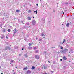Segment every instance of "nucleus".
I'll return each instance as SVG.
<instances>
[{
    "mask_svg": "<svg viewBox=\"0 0 74 74\" xmlns=\"http://www.w3.org/2000/svg\"><path fill=\"white\" fill-rule=\"evenodd\" d=\"M32 25H34L36 24V21L35 20H34L32 22Z\"/></svg>",
    "mask_w": 74,
    "mask_h": 74,
    "instance_id": "obj_1",
    "label": "nucleus"
},
{
    "mask_svg": "<svg viewBox=\"0 0 74 74\" xmlns=\"http://www.w3.org/2000/svg\"><path fill=\"white\" fill-rule=\"evenodd\" d=\"M27 19L29 21H30V20L32 19L31 18V17L29 16L27 17Z\"/></svg>",
    "mask_w": 74,
    "mask_h": 74,
    "instance_id": "obj_2",
    "label": "nucleus"
},
{
    "mask_svg": "<svg viewBox=\"0 0 74 74\" xmlns=\"http://www.w3.org/2000/svg\"><path fill=\"white\" fill-rule=\"evenodd\" d=\"M63 59L64 60H66L67 59V58L65 56H64L63 57Z\"/></svg>",
    "mask_w": 74,
    "mask_h": 74,
    "instance_id": "obj_3",
    "label": "nucleus"
},
{
    "mask_svg": "<svg viewBox=\"0 0 74 74\" xmlns=\"http://www.w3.org/2000/svg\"><path fill=\"white\" fill-rule=\"evenodd\" d=\"M35 57L36 58V59H38L39 58L38 56V55H36L35 56Z\"/></svg>",
    "mask_w": 74,
    "mask_h": 74,
    "instance_id": "obj_4",
    "label": "nucleus"
},
{
    "mask_svg": "<svg viewBox=\"0 0 74 74\" xmlns=\"http://www.w3.org/2000/svg\"><path fill=\"white\" fill-rule=\"evenodd\" d=\"M30 73H31V72L30 71H27V73L28 74H30Z\"/></svg>",
    "mask_w": 74,
    "mask_h": 74,
    "instance_id": "obj_5",
    "label": "nucleus"
},
{
    "mask_svg": "<svg viewBox=\"0 0 74 74\" xmlns=\"http://www.w3.org/2000/svg\"><path fill=\"white\" fill-rule=\"evenodd\" d=\"M44 36L45 35H44V33H42L41 34V37H42V36Z\"/></svg>",
    "mask_w": 74,
    "mask_h": 74,
    "instance_id": "obj_6",
    "label": "nucleus"
},
{
    "mask_svg": "<svg viewBox=\"0 0 74 74\" xmlns=\"http://www.w3.org/2000/svg\"><path fill=\"white\" fill-rule=\"evenodd\" d=\"M4 36L3 35H2V37H1V38H2V39H3V38H4Z\"/></svg>",
    "mask_w": 74,
    "mask_h": 74,
    "instance_id": "obj_7",
    "label": "nucleus"
},
{
    "mask_svg": "<svg viewBox=\"0 0 74 74\" xmlns=\"http://www.w3.org/2000/svg\"><path fill=\"white\" fill-rule=\"evenodd\" d=\"M66 26L67 27H69V23L66 24Z\"/></svg>",
    "mask_w": 74,
    "mask_h": 74,
    "instance_id": "obj_8",
    "label": "nucleus"
},
{
    "mask_svg": "<svg viewBox=\"0 0 74 74\" xmlns=\"http://www.w3.org/2000/svg\"><path fill=\"white\" fill-rule=\"evenodd\" d=\"M8 32H11V29H8Z\"/></svg>",
    "mask_w": 74,
    "mask_h": 74,
    "instance_id": "obj_9",
    "label": "nucleus"
},
{
    "mask_svg": "<svg viewBox=\"0 0 74 74\" xmlns=\"http://www.w3.org/2000/svg\"><path fill=\"white\" fill-rule=\"evenodd\" d=\"M35 69V67H34L32 66V68H31V69L32 70H33V69Z\"/></svg>",
    "mask_w": 74,
    "mask_h": 74,
    "instance_id": "obj_10",
    "label": "nucleus"
},
{
    "mask_svg": "<svg viewBox=\"0 0 74 74\" xmlns=\"http://www.w3.org/2000/svg\"><path fill=\"white\" fill-rule=\"evenodd\" d=\"M14 30H15V31H14V34H15V33L17 32V31L16 30V29L15 28V29Z\"/></svg>",
    "mask_w": 74,
    "mask_h": 74,
    "instance_id": "obj_11",
    "label": "nucleus"
},
{
    "mask_svg": "<svg viewBox=\"0 0 74 74\" xmlns=\"http://www.w3.org/2000/svg\"><path fill=\"white\" fill-rule=\"evenodd\" d=\"M34 13L36 12V14H37V11L36 10V11H34Z\"/></svg>",
    "mask_w": 74,
    "mask_h": 74,
    "instance_id": "obj_12",
    "label": "nucleus"
},
{
    "mask_svg": "<svg viewBox=\"0 0 74 74\" xmlns=\"http://www.w3.org/2000/svg\"><path fill=\"white\" fill-rule=\"evenodd\" d=\"M65 42H66V40H65V39H64L63 40V43H64Z\"/></svg>",
    "mask_w": 74,
    "mask_h": 74,
    "instance_id": "obj_13",
    "label": "nucleus"
},
{
    "mask_svg": "<svg viewBox=\"0 0 74 74\" xmlns=\"http://www.w3.org/2000/svg\"><path fill=\"white\" fill-rule=\"evenodd\" d=\"M14 48L15 49H18V46H15L14 47Z\"/></svg>",
    "mask_w": 74,
    "mask_h": 74,
    "instance_id": "obj_14",
    "label": "nucleus"
},
{
    "mask_svg": "<svg viewBox=\"0 0 74 74\" xmlns=\"http://www.w3.org/2000/svg\"><path fill=\"white\" fill-rule=\"evenodd\" d=\"M24 56L25 57H27L28 56L27 55V54H25Z\"/></svg>",
    "mask_w": 74,
    "mask_h": 74,
    "instance_id": "obj_15",
    "label": "nucleus"
},
{
    "mask_svg": "<svg viewBox=\"0 0 74 74\" xmlns=\"http://www.w3.org/2000/svg\"><path fill=\"white\" fill-rule=\"evenodd\" d=\"M27 67H26L23 70H27Z\"/></svg>",
    "mask_w": 74,
    "mask_h": 74,
    "instance_id": "obj_16",
    "label": "nucleus"
},
{
    "mask_svg": "<svg viewBox=\"0 0 74 74\" xmlns=\"http://www.w3.org/2000/svg\"><path fill=\"white\" fill-rule=\"evenodd\" d=\"M11 62H12V63H14V62H15V61L13 60H11Z\"/></svg>",
    "mask_w": 74,
    "mask_h": 74,
    "instance_id": "obj_17",
    "label": "nucleus"
},
{
    "mask_svg": "<svg viewBox=\"0 0 74 74\" xmlns=\"http://www.w3.org/2000/svg\"><path fill=\"white\" fill-rule=\"evenodd\" d=\"M43 66L44 67V69H45H45H46V67H45V66H44V65H43Z\"/></svg>",
    "mask_w": 74,
    "mask_h": 74,
    "instance_id": "obj_18",
    "label": "nucleus"
},
{
    "mask_svg": "<svg viewBox=\"0 0 74 74\" xmlns=\"http://www.w3.org/2000/svg\"><path fill=\"white\" fill-rule=\"evenodd\" d=\"M16 12H19V10H16Z\"/></svg>",
    "mask_w": 74,
    "mask_h": 74,
    "instance_id": "obj_19",
    "label": "nucleus"
},
{
    "mask_svg": "<svg viewBox=\"0 0 74 74\" xmlns=\"http://www.w3.org/2000/svg\"><path fill=\"white\" fill-rule=\"evenodd\" d=\"M39 41H42V39H39Z\"/></svg>",
    "mask_w": 74,
    "mask_h": 74,
    "instance_id": "obj_20",
    "label": "nucleus"
},
{
    "mask_svg": "<svg viewBox=\"0 0 74 74\" xmlns=\"http://www.w3.org/2000/svg\"><path fill=\"white\" fill-rule=\"evenodd\" d=\"M31 12V10H29L28 11V13H29L30 12Z\"/></svg>",
    "mask_w": 74,
    "mask_h": 74,
    "instance_id": "obj_21",
    "label": "nucleus"
},
{
    "mask_svg": "<svg viewBox=\"0 0 74 74\" xmlns=\"http://www.w3.org/2000/svg\"><path fill=\"white\" fill-rule=\"evenodd\" d=\"M34 49H37V48H36V47H35L34 48Z\"/></svg>",
    "mask_w": 74,
    "mask_h": 74,
    "instance_id": "obj_22",
    "label": "nucleus"
},
{
    "mask_svg": "<svg viewBox=\"0 0 74 74\" xmlns=\"http://www.w3.org/2000/svg\"><path fill=\"white\" fill-rule=\"evenodd\" d=\"M65 51H68V49H65Z\"/></svg>",
    "mask_w": 74,
    "mask_h": 74,
    "instance_id": "obj_23",
    "label": "nucleus"
},
{
    "mask_svg": "<svg viewBox=\"0 0 74 74\" xmlns=\"http://www.w3.org/2000/svg\"><path fill=\"white\" fill-rule=\"evenodd\" d=\"M60 47L61 48H61V49H63V47H62L60 46Z\"/></svg>",
    "mask_w": 74,
    "mask_h": 74,
    "instance_id": "obj_24",
    "label": "nucleus"
},
{
    "mask_svg": "<svg viewBox=\"0 0 74 74\" xmlns=\"http://www.w3.org/2000/svg\"><path fill=\"white\" fill-rule=\"evenodd\" d=\"M32 45V43H29V46H30V45Z\"/></svg>",
    "mask_w": 74,
    "mask_h": 74,
    "instance_id": "obj_25",
    "label": "nucleus"
},
{
    "mask_svg": "<svg viewBox=\"0 0 74 74\" xmlns=\"http://www.w3.org/2000/svg\"><path fill=\"white\" fill-rule=\"evenodd\" d=\"M36 53H37V52H38V50H36Z\"/></svg>",
    "mask_w": 74,
    "mask_h": 74,
    "instance_id": "obj_26",
    "label": "nucleus"
},
{
    "mask_svg": "<svg viewBox=\"0 0 74 74\" xmlns=\"http://www.w3.org/2000/svg\"><path fill=\"white\" fill-rule=\"evenodd\" d=\"M8 49H10V47H8Z\"/></svg>",
    "mask_w": 74,
    "mask_h": 74,
    "instance_id": "obj_27",
    "label": "nucleus"
},
{
    "mask_svg": "<svg viewBox=\"0 0 74 74\" xmlns=\"http://www.w3.org/2000/svg\"><path fill=\"white\" fill-rule=\"evenodd\" d=\"M26 24H27V25H29V23H27Z\"/></svg>",
    "mask_w": 74,
    "mask_h": 74,
    "instance_id": "obj_28",
    "label": "nucleus"
},
{
    "mask_svg": "<svg viewBox=\"0 0 74 74\" xmlns=\"http://www.w3.org/2000/svg\"><path fill=\"white\" fill-rule=\"evenodd\" d=\"M5 31H6V30H5V29L4 30H3V32H5Z\"/></svg>",
    "mask_w": 74,
    "mask_h": 74,
    "instance_id": "obj_29",
    "label": "nucleus"
},
{
    "mask_svg": "<svg viewBox=\"0 0 74 74\" xmlns=\"http://www.w3.org/2000/svg\"><path fill=\"white\" fill-rule=\"evenodd\" d=\"M60 60L61 61H62L63 60L61 59Z\"/></svg>",
    "mask_w": 74,
    "mask_h": 74,
    "instance_id": "obj_30",
    "label": "nucleus"
},
{
    "mask_svg": "<svg viewBox=\"0 0 74 74\" xmlns=\"http://www.w3.org/2000/svg\"><path fill=\"white\" fill-rule=\"evenodd\" d=\"M6 38H7V39H8V37L6 36Z\"/></svg>",
    "mask_w": 74,
    "mask_h": 74,
    "instance_id": "obj_31",
    "label": "nucleus"
},
{
    "mask_svg": "<svg viewBox=\"0 0 74 74\" xmlns=\"http://www.w3.org/2000/svg\"><path fill=\"white\" fill-rule=\"evenodd\" d=\"M43 74H47L46 73H43Z\"/></svg>",
    "mask_w": 74,
    "mask_h": 74,
    "instance_id": "obj_32",
    "label": "nucleus"
},
{
    "mask_svg": "<svg viewBox=\"0 0 74 74\" xmlns=\"http://www.w3.org/2000/svg\"><path fill=\"white\" fill-rule=\"evenodd\" d=\"M59 53H60V52H58V54H59Z\"/></svg>",
    "mask_w": 74,
    "mask_h": 74,
    "instance_id": "obj_33",
    "label": "nucleus"
},
{
    "mask_svg": "<svg viewBox=\"0 0 74 74\" xmlns=\"http://www.w3.org/2000/svg\"><path fill=\"white\" fill-rule=\"evenodd\" d=\"M51 72L52 73H53V71H51Z\"/></svg>",
    "mask_w": 74,
    "mask_h": 74,
    "instance_id": "obj_34",
    "label": "nucleus"
},
{
    "mask_svg": "<svg viewBox=\"0 0 74 74\" xmlns=\"http://www.w3.org/2000/svg\"><path fill=\"white\" fill-rule=\"evenodd\" d=\"M36 40H37V39H38V38L36 37Z\"/></svg>",
    "mask_w": 74,
    "mask_h": 74,
    "instance_id": "obj_35",
    "label": "nucleus"
},
{
    "mask_svg": "<svg viewBox=\"0 0 74 74\" xmlns=\"http://www.w3.org/2000/svg\"><path fill=\"white\" fill-rule=\"evenodd\" d=\"M22 50H23V48H22Z\"/></svg>",
    "mask_w": 74,
    "mask_h": 74,
    "instance_id": "obj_36",
    "label": "nucleus"
},
{
    "mask_svg": "<svg viewBox=\"0 0 74 74\" xmlns=\"http://www.w3.org/2000/svg\"><path fill=\"white\" fill-rule=\"evenodd\" d=\"M36 5H37V6H38V4H36Z\"/></svg>",
    "mask_w": 74,
    "mask_h": 74,
    "instance_id": "obj_37",
    "label": "nucleus"
},
{
    "mask_svg": "<svg viewBox=\"0 0 74 74\" xmlns=\"http://www.w3.org/2000/svg\"><path fill=\"white\" fill-rule=\"evenodd\" d=\"M33 18H34V16L33 17Z\"/></svg>",
    "mask_w": 74,
    "mask_h": 74,
    "instance_id": "obj_38",
    "label": "nucleus"
},
{
    "mask_svg": "<svg viewBox=\"0 0 74 74\" xmlns=\"http://www.w3.org/2000/svg\"><path fill=\"white\" fill-rule=\"evenodd\" d=\"M48 62H49V63H50V62H49V61H48Z\"/></svg>",
    "mask_w": 74,
    "mask_h": 74,
    "instance_id": "obj_39",
    "label": "nucleus"
},
{
    "mask_svg": "<svg viewBox=\"0 0 74 74\" xmlns=\"http://www.w3.org/2000/svg\"><path fill=\"white\" fill-rule=\"evenodd\" d=\"M13 74H15V73H14Z\"/></svg>",
    "mask_w": 74,
    "mask_h": 74,
    "instance_id": "obj_40",
    "label": "nucleus"
},
{
    "mask_svg": "<svg viewBox=\"0 0 74 74\" xmlns=\"http://www.w3.org/2000/svg\"><path fill=\"white\" fill-rule=\"evenodd\" d=\"M16 69H17V67H16Z\"/></svg>",
    "mask_w": 74,
    "mask_h": 74,
    "instance_id": "obj_41",
    "label": "nucleus"
},
{
    "mask_svg": "<svg viewBox=\"0 0 74 74\" xmlns=\"http://www.w3.org/2000/svg\"><path fill=\"white\" fill-rule=\"evenodd\" d=\"M13 32H14V30L13 31Z\"/></svg>",
    "mask_w": 74,
    "mask_h": 74,
    "instance_id": "obj_42",
    "label": "nucleus"
},
{
    "mask_svg": "<svg viewBox=\"0 0 74 74\" xmlns=\"http://www.w3.org/2000/svg\"><path fill=\"white\" fill-rule=\"evenodd\" d=\"M1 74H3V73H1Z\"/></svg>",
    "mask_w": 74,
    "mask_h": 74,
    "instance_id": "obj_43",
    "label": "nucleus"
},
{
    "mask_svg": "<svg viewBox=\"0 0 74 74\" xmlns=\"http://www.w3.org/2000/svg\"><path fill=\"white\" fill-rule=\"evenodd\" d=\"M64 14V13L63 12V14Z\"/></svg>",
    "mask_w": 74,
    "mask_h": 74,
    "instance_id": "obj_44",
    "label": "nucleus"
},
{
    "mask_svg": "<svg viewBox=\"0 0 74 74\" xmlns=\"http://www.w3.org/2000/svg\"><path fill=\"white\" fill-rule=\"evenodd\" d=\"M13 72H14V70H13Z\"/></svg>",
    "mask_w": 74,
    "mask_h": 74,
    "instance_id": "obj_45",
    "label": "nucleus"
},
{
    "mask_svg": "<svg viewBox=\"0 0 74 74\" xmlns=\"http://www.w3.org/2000/svg\"><path fill=\"white\" fill-rule=\"evenodd\" d=\"M19 56H21V55L19 54Z\"/></svg>",
    "mask_w": 74,
    "mask_h": 74,
    "instance_id": "obj_46",
    "label": "nucleus"
},
{
    "mask_svg": "<svg viewBox=\"0 0 74 74\" xmlns=\"http://www.w3.org/2000/svg\"><path fill=\"white\" fill-rule=\"evenodd\" d=\"M70 23H71V22H70Z\"/></svg>",
    "mask_w": 74,
    "mask_h": 74,
    "instance_id": "obj_47",
    "label": "nucleus"
},
{
    "mask_svg": "<svg viewBox=\"0 0 74 74\" xmlns=\"http://www.w3.org/2000/svg\"><path fill=\"white\" fill-rule=\"evenodd\" d=\"M69 52V53H70V52Z\"/></svg>",
    "mask_w": 74,
    "mask_h": 74,
    "instance_id": "obj_48",
    "label": "nucleus"
},
{
    "mask_svg": "<svg viewBox=\"0 0 74 74\" xmlns=\"http://www.w3.org/2000/svg\"><path fill=\"white\" fill-rule=\"evenodd\" d=\"M62 12H63V11H62Z\"/></svg>",
    "mask_w": 74,
    "mask_h": 74,
    "instance_id": "obj_49",
    "label": "nucleus"
},
{
    "mask_svg": "<svg viewBox=\"0 0 74 74\" xmlns=\"http://www.w3.org/2000/svg\"><path fill=\"white\" fill-rule=\"evenodd\" d=\"M3 19H4V18H3Z\"/></svg>",
    "mask_w": 74,
    "mask_h": 74,
    "instance_id": "obj_50",
    "label": "nucleus"
},
{
    "mask_svg": "<svg viewBox=\"0 0 74 74\" xmlns=\"http://www.w3.org/2000/svg\"><path fill=\"white\" fill-rule=\"evenodd\" d=\"M42 69H43V67H42Z\"/></svg>",
    "mask_w": 74,
    "mask_h": 74,
    "instance_id": "obj_51",
    "label": "nucleus"
},
{
    "mask_svg": "<svg viewBox=\"0 0 74 74\" xmlns=\"http://www.w3.org/2000/svg\"><path fill=\"white\" fill-rule=\"evenodd\" d=\"M63 44V43H62V44Z\"/></svg>",
    "mask_w": 74,
    "mask_h": 74,
    "instance_id": "obj_52",
    "label": "nucleus"
},
{
    "mask_svg": "<svg viewBox=\"0 0 74 74\" xmlns=\"http://www.w3.org/2000/svg\"><path fill=\"white\" fill-rule=\"evenodd\" d=\"M12 66H13V65H12Z\"/></svg>",
    "mask_w": 74,
    "mask_h": 74,
    "instance_id": "obj_53",
    "label": "nucleus"
}]
</instances>
